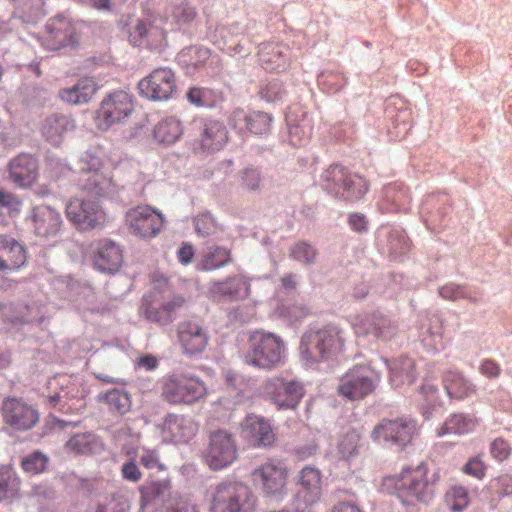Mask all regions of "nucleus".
<instances>
[{
	"label": "nucleus",
	"instance_id": "nucleus-1",
	"mask_svg": "<svg viewBox=\"0 0 512 512\" xmlns=\"http://www.w3.org/2000/svg\"><path fill=\"white\" fill-rule=\"evenodd\" d=\"M436 480L437 475L433 474L429 478L425 466L421 464L415 468L403 469L398 475L385 478L384 485L387 488H393L403 504H428L434 498Z\"/></svg>",
	"mask_w": 512,
	"mask_h": 512
},
{
	"label": "nucleus",
	"instance_id": "nucleus-2",
	"mask_svg": "<svg viewBox=\"0 0 512 512\" xmlns=\"http://www.w3.org/2000/svg\"><path fill=\"white\" fill-rule=\"evenodd\" d=\"M344 331L335 325L322 329H310L301 338L300 355L306 365L333 361L344 350Z\"/></svg>",
	"mask_w": 512,
	"mask_h": 512
},
{
	"label": "nucleus",
	"instance_id": "nucleus-3",
	"mask_svg": "<svg viewBox=\"0 0 512 512\" xmlns=\"http://www.w3.org/2000/svg\"><path fill=\"white\" fill-rule=\"evenodd\" d=\"M285 357L286 345L279 335L263 330L250 333L244 354L246 364L269 371L284 364Z\"/></svg>",
	"mask_w": 512,
	"mask_h": 512
},
{
	"label": "nucleus",
	"instance_id": "nucleus-4",
	"mask_svg": "<svg viewBox=\"0 0 512 512\" xmlns=\"http://www.w3.org/2000/svg\"><path fill=\"white\" fill-rule=\"evenodd\" d=\"M320 183L329 194L348 202L361 200L368 191L367 182L362 176L339 164L324 170Z\"/></svg>",
	"mask_w": 512,
	"mask_h": 512
},
{
	"label": "nucleus",
	"instance_id": "nucleus-5",
	"mask_svg": "<svg viewBox=\"0 0 512 512\" xmlns=\"http://www.w3.org/2000/svg\"><path fill=\"white\" fill-rule=\"evenodd\" d=\"M258 498L251 488L236 481L216 485L210 499V512H256Z\"/></svg>",
	"mask_w": 512,
	"mask_h": 512
},
{
	"label": "nucleus",
	"instance_id": "nucleus-6",
	"mask_svg": "<svg viewBox=\"0 0 512 512\" xmlns=\"http://www.w3.org/2000/svg\"><path fill=\"white\" fill-rule=\"evenodd\" d=\"M207 395V386L198 376L174 372L162 381L161 397L171 405H193Z\"/></svg>",
	"mask_w": 512,
	"mask_h": 512
},
{
	"label": "nucleus",
	"instance_id": "nucleus-7",
	"mask_svg": "<svg viewBox=\"0 0 512 512\" xmlns=\"http://www.w3.org/2000/svg\"><path fill=\"white\" fill-rule=\"evenodd\" d=\"M102 168L99 157L86 153L81 159L79 185L92 196L112 199L118 196L120 187Z\"/></svg>",
	"mask_w": 512,
	"mask_h": 512
},
{
	"label": "nucleus",
	"instance_id": "nucleus-8",
	"mask_svg": "<svg viewBox=\"0 0 512 512\" xmlns=\"http://www.w3.org/2000/svg\"><path fill=\"white\" fill-rule=\"evenodd\" d=\"M165 20L154 14L136 18L126 25L129 43L134 47L157 49L166 43Z\"/></svg>",
	"mask_w": 512,
	"mask_h": 512
},
{
	"label": "nucleus",
	"instance_id": "nucleus-9",
	"mask_svg": "<svg viewBox=\"0 0 512 512\" xmlns=\"http://www.w3.org/2000/svg\"><path fill=\"white\" fill-rule=\"evenodd\" d=\"M261 393L277 410H295L305 394V389L300 381L272 376L261 385Z\"/></svg>",
	"mask_w": 512,
	"mask_h": 512
},
{
	"label": "nucleus",
	"instance_id": "nucleus-10",
	"mask_svg": "<svg viewBox=\"0 0 512 512\" xmlns=\"http://www.w3.org/2000/svg\"><path fill=\"white\" fill-rule=\"evenodd\" d=\"M417 431V423L410 417L383 419L372 430L371 439L382 445L403 449L412 441Z\"/></svg>",
	"mask_w": 512,
	"mask_h": 512
},
{
	"label": "nucleus",
	"instance_id": "nucleus-11",
	"mask_svg": "<svg viewBox=\"0 0 512 512\" xmlns=\"http://www.w3.org/2000/svg\"><path fill=\"white\" fill-rule=\"evenodd\" d=\"M186 134L206 152L219 151L228 141L226 126L210 118H193L186 127Z\"/></svg>",
	"mask_w": 512,
	"mask_h": 512
},
{
	"label": "nucleus",
	"instance_id": "nucleus-12",
	"mask_svg": "<svg viewBox=\"0 0 512 512\" xmlns=\"http://www.w3.org/2000/svg\"><path fill=\"white\" fill-rule=\"evenodd\" d=\"M203 458L209 468L214 471L231 466L238 458V447L234 436L222 429L211 432Z\"/></svg>",
	"mask_w": 512,
	"mask_h": 512
},
{
	"label": "nucleus",
	"instance_id": "nucleus-13",
	"mask_svg": "<svg viewBox=\"0 0 512 512\" xmlns=\"http://www.w3.org/2000/svg\"><path fill=\"white\" fill-rule=\"evenodd\" d=\"M297 490L293 499L296 512H310L320 503L323 495L322 475L319 469L311 466L303 467L297 476Z\"/></svg>",
	"mask_w": 512,
	"mask_h": 512
},
{
	"label": "nucleus",
	"instance_id": "nucleus-14",
	"mask_svg": "<svg viewBox=\"0 0 512 512\" xmlns=\"http://www.w3.org/2000/svg\"><path fill=\"white\" fill-rule=\"evenodd\" d=\"M379 375L369 366L356 365L340 379L338 392L349 400L362 399L376 387Z\"/></svg>",
	"mask_w": 512,
	"mask_h": 512
},
{
	"label": "nucleus",
	"instance_id": "nucleus-15",
	"mask_svg": "<svg viewBox=\"0 0 512 512\" xmlns=\"http://www.w3.org/2000/svg\"><path fill=\"white\" fill-rule=\"evenodd\" d=\"M253 483L260 487L265 497L278 502L287 496V472L274 462H266L251 473Z\"/></svg>",
	"mask_w": 512,
	"mask_h": 512
},
{
	"label": "nucleus",
	"instance_id": "nucleus-16",
	"mask_svg": "<svg viewBox=\"0 0 512 512\" xmlns=\"http://www.w3.org/2000/svg\"><path fill=\"white\" fill-rule=\"evenodd\" d=\"M164 222L163 214L149 205L137 206L126 213V223L130 233L143 239L158 235Z\"/></svg>",
	"mask_w": 512,
	"mask_h": 512
},
{
	"label": "nucleus",
	"instance_id": "nucleus-17",
	"mask_svg": "<svg viewBox=\"0 0 512 512\" xmlns=\"http://www.w3.org/2000/svg\"><path fill=\"white\" fill-rule=\"evenodd\" d=\"M353 328L358 337L381 342L392 340L398 332L395 321L378 312L356 317Z\"/></svg>",
	"mask_w": 512,
	"mask_h": 512
},
{
	"label": "nucleus",
	"instance_id": "nucleus-18",
	"mask_svg": "<svg viewBox=\"0 0 512 512\" xmlns=\"http://www.w3.org/2000/svg\"><path fill=\"white\" fill-rule=\"evenodd\" d=\"M141 96L153 101H166L176 92L174 72L166 67L154 69L138 83Z\"/></svg>",
	"mask_w": 512,
	"mask_h": 512
},
{
	"label": "nucleus",
	"instance_id": "nucleus-19",
	"mask_svg": "<svg viewBox=\"0 0 512 512\" xmlns=\"http://www.w3.org/2000/svg\"><path fill=\"white\" fill-rule=\"evenodd\" d=\"M256 26V22H249L245 25L235 22L229 26H221L216 32L219 39L215 41L220 50L234 56L240 54H249L250 49L247 44L251 42L253 34L251 30Z\"/></svg>",
	"mask_w": 512,
	"mask_h": 512
},
{
	"label": "nucleus",
	"instance_id": "nucleus-20",
	"mask_svg": "<svg viewBox=\"0 0 512 512\" xmlns=\"http://www.w3.org/2000/svg\"><path fill=\"white\" fill-rule=\"evenodd\" d=\"M66 216L82 230L100 228L106 222L104 210L98 202L92 200H70L66 205Z\"/></svg>",
	"mask_w": 512,
	"mask_h": 512
},
{
	"label": "nucleus",
	"instance_id": "nucleus-21",
	"mask_svg": "<svg viewBox=\"0 0 512 512\" xmlns=\"http://www.w3.org/2000/svg\"><path fill=\"white\" fill-rule=\"evenodd\" d=\"M133 109L131 96L124 91H115L102 100L97 112L98 125L102 129H107L128 118Z\"/></svg>",
	"mask_w": 512,
	"mask_h": 512
},
{
	"label": "nucleus",
	"instance_id": "nucleus-22",
	"mask_svg": "<svg viewBox=\"0 0 512 512\" xmlns=\"http://www.w3.org/2000/svg\"><path fill=\"white\" fill-rule=\"evenodd\" d=\"M4 422L18 431L33 428L38 420V411L20 398L8 397L2 403Z\"/></svg>",
	"mask_w": 512,
	"mask_h": 512
},
{
	"label": "nucleus",
	"instance_id": "nucleus-23",
	"mask_svg": "<svg viewBox=\"0 0 512 512\" xmlns=\"http://www.w3.org/2000/svg\"><path fill=\"white\" fill-rule=\"evenodd\" d=\"M177 337L182 352L187 356L202 353L208 345L207 330L196 320L181 321L177 325Z\"/></svg>",
	"mask_w": 512,
	"mask_h": 512
},
{
	"label": "nucleus",
	"instance_id": "nucleus-24",
	"mask_svg": "<svg viewBox=\"0 0 512 512\" xmlns=\"http://www.w3.org/2000/svg\"><path fill=\"white\" fill-rule=\"evenodd\" d=\"M45 30L43 44L49 50H59L76 43L75 26L62 14L50 18L45 25Z\"/></svg>",
	"mask_w": 512,
	"mask_h": 512
},
{
	"label": "nucleus",
	"instance_id": "nucleus-25",
	"mask_svg": "<svg viewBox=\"0 0 512 512\" xmlns=\"http://www.w3.org/2000/svg\"><path fill=\"white\" fill-rule=\"evenodd\" d=\"M178 62L186 68L188 74H193L200 69H206L208 73L215 74L221 68V59L217 54H212L209 49L198 46L183 49L178 54Z\"/></svg>",
	"mask_w": 512,
	"mask_h": 512
},
{
	"label": "nucleus",
	"instance_id": "nucleus-26",
	"mask_svg": "<svg viewBox=\"0 0 512 512\" xmlns=\"http://www.w3.org/2000/svg\"><path fill=\"white\" fill-rule=\"evenodd\" d=\"M141 512L162 511L171 497V484L169 480H157L143 484L140 489Z\"/></svg>",
	"mask_w": 512,
	"mask_h": 512
},
{
	"label": "nucleus",
	"instance_id": "nucleus-27",
	"mask_svg": "<svg viewBox=\"0 0 512 512\" xmlns=\"http://www.w3.org/2000/svg\"><path fill=\"white\" fill-rule=\"evenodd\" d=\"M198 430L197 423L189 416L168 414L162 425L165 439L173 443H186L194 437Z\"/></svg>",
	"mask_w": 512,
	"mask_h": 512
},
{
	"label": "nucleus",
	"instance_id": "nucleus-28",
	"mask_svg": "<svg viewBox=\"0 0 512 512\" xmlns=\"http://www.w3.org/2000/svg\"><path fill=\"white\" fill-rule=\"evenodd\" d=\"M260 65L267 71L280 72L286 70L290 61L289 47L280 42L260 44L258 51Z\"/></svg>",
	"mask_w": 512,
	"mask_h": 512
},
{
	"label": "nucleus",
	"instance_id": "nucleus-29",
	"mask_svg": "<svg viewBox=\"0 0 512 512\" xmlns=\"http://www.w3.org/2000/svg\"><path fill=\"white\" fill-rule=\"evenodd\" d=\"M123 262V252L118 244L111 240H102L94 252L93 263L97 270L114 274Z\"/></svg>",
	"mask_w": 512,
	"mask_h": 512
},
{
	"label": "nucleus",
	"instance_id": "nucleus-30",
	"mask_svg": "<svg viewBox=\"0 0 512 512\" xmlns=\"http://www.w3.org/2000/svg\"><path fill=\"white\" fill-rule=\"evenodd\" d=\"M243 433L255 447H269L275 441L270 422L262 416L248 415L243 423Z\"/></svg>",
	"mask_w": 512,
	"mask_h": 512
},
{
	"label": "nucleus",
	"instance_id": "nucleus-31",
	"mask_svg": "<svg viewBox=\"0 0 512 512\" xmlns=\"http://www.w3.org/2000/svg\"><path fill=\"white\" fill-rule=\"evenodd\" d=\"M249 289V286H245V277L235 275L223 281L212 282L209 287V292L215 300L232 302L245 299V293Z\"/></svg>",
	"mask_w": 512,
	"mask_h": 512
},
{
	"label": "nucleus",
	"instance_id": "nucleus-32",
	"mask_svg": "<svg viewBox=\"0 0 512 512\" xmlns=\"http://www.w3.org/2000/svg\"><path fill=\"white\" fill-rule=\"evenodd\" d=\"M37 161L29 154H20L8 165L9 179L18 186L28 187L37 177Z\"/></svg>",
	"mask_w": 512,
	"mask_h": 512
},
{
	"label": "nucleus",
	"instance_id": "nucleus-33",
	"mask_svg": "<svg viewBox=\"0 0 512 512\" xmlns=\"http://www.w3.org/2000/svg\"><path fill=\"white\" fill-rule=\"evenodd\" d=\"M442 382L448 397L451 399L465 400L477 392L476 385L456 369L444 372Z\"/></svg>",
	"mask_w": 512,
	"mask_h": 512
},
{
	"label": "nucleus",
	"instance_id": "nucleus-34",
	"mask_svg": "<svg viewBox=\"0 0 512 512\" xmlns=\"http://www.w3.org/2000/svg\"><path fill=\"white\" fill-rule=\"evenodd\" d=\"M34 231L38 236H55L61 228L62 218L58 211L50 206L40 205L33 209Z\"/></svg>",
	"mask_w": 512,
	"mask_h": 512
},
{
	"label": "nucleus",
	"instance_id": "nucleus-35",
	"mask_svg": "<svg viewBox=\"0 0 512 512\" xmlns=\"http://www.w3.org/2000/svg\"><path fill=\"white\" fill-rule=\"evenodd\" d=\"M26 263V251L14 238L0 236V270L16 271Z\"/></svg>",
	"mask_w": 512,
	"mask_h": 512
},
{
	"label": "nucleus",
	"instance_id": "nucleus-36",
	"mask_svg": "<svg viewBox=\"0 0 512 512\" xmlns=\"http://www.w3.org/2000/svg\"><path fill=\"white\" fill-rule=\"evenodd\" d=\"M97 88L93 78L85 77L79 79L72 87L61 89L59 96L67 103L82 105L91 100Z\"/></svg>",
	"mask_w": 512,
	"mask_h": 512
},
{
	"label": "nucleus",
	"instance_id": "nucleus-37",
	"mask_svg": "<svg viewBox=\"0 0 512 512\" xmlns=\"http://www.w3.org/2000/svg\"><path fill=\"white\" fill-rule=\"evenodd\" d=\"M385 363L390 372V382L395 388L415 381V364L411 358L402 356L391 361L386 360Z\"/></svg>",
	"mask_w": 512,
	"mask_h": 512
},
{
	"label": "nucleus",
	"instance_id": "nucleus-38",
	"mask_svg": "<svg viewBox=\"0 0 512 512\" xmlns=\"http://www.w3.org/2000/svg\"><path fill=\"white\" fill-rule=\"evenodd\" d=\"M419 339L430 351H440L444 348L442 323L437 316L426 317L419 327Z\"/></svg>",
	"mask_w": 512,
	"mask_h": 512
},
{
	"label": "nucleus",
	"instance_id": "nucleus-39",
	"mask_svg": "<svg viewBox=\"0 0 512 512\" xmlns=\"http://www.w3.org/2000/svg\"><path fill=\"white\" fill-rule=\"evenodd\" d=\"M74 123L64 114H53L45 118L41 126L42 135L52 144H59L63 136L73 130Z\"/></svg>",
	"mask_w": 512,
	"mask_h": 512
},
{
	"label": "nucleus",
	"instance_id": "nucleus-40",
	"mask_svg": "<svg viewBox=\"0 0 512 512\" xmlns=\"http://www.w3.org/2000/svg\"><path fill=\"white\" fill-rule=\"evenodd\" d=\"M165 21L171 19L178 26L190 25L197 16V11L188 0H166Z\"/></svg>",
	"mask_w": 512,
	"mask_h": 512
},
{
	"label": "nucleus",
	"instance_id": "nucleus-41",
	"mask_svg": "<svg viewBox=\"0 0 512 512\" xmlns=\"http://www.w3.org/2000/svg\"><path fill=\"white\" fill-rule=\"evenodd\" d=\"M476 427V419L463 413L452 414L436 431L438 437L447 435H464Z\"/></svg>",
	"mask_w": 512,
	"mask_h": 512
},
{
	"label": "nucleus",
	"instance_id": "nucleus-42",
	"mask_svg": "<svg viewBox=\"0 0 512 512\" xmlns=\"http://www.w3.org/2000/svg\"><path fill=\"white\" fill-rule=\"evenodd\" d=\"M186 132V129H185ZM184 133L182 123L174 116L161 119L154 127L153 136L156 141L163 144H173Z\"/></svg>",
	"mask_w": 512,
	"mask_h": 512
},
{
	"label": "nucleus",
	"instance_id": "nucleus-43",
	"mask_svg": "<svg viewBox=\"0 0 512 512\" xmlns=\"http://www.w3.org/2000/svg\"><path fill=\"white\" fill-rule=\"evenodd\" d=\"M231 261L230 251L224 247H208L202 252L196 268L201 271H212L222 268Z\"/></svg>",
	"mask_w": 512,
	"mask_h": 512
},
{
	"label": "nucleus",
	"instance_id": "nucleus-44",
	"mask_svg": "<svg viewBox=\"0 0 512 512\" xmlns=\"http://www.w3.org/2000/svg\"><path fill=\"white\" fill-rule=\"evenodd\" d=\"M14 3L15 15L25 23H36L45 14L44 0H10Z\"/></svg>",
	"mask_w": 512,
	"mask_h": 512
},
{
	"label": "nucleus",
	"instance_id": "nucleus-45",
	"mask_svg": "<svg viewBox=\"0 0 512 512\" xmlns=\"http://www.w3.org/2000/svg\"><path fill=\"white\" fill-rule=\"evenodd\" d=\"M20 489V479L11 466H0V502L15 497Z\"/></svg>",
	"mask_w": 512,
	"mask_h": 512
},
{
	"label": "nucleus",
	"instance_id": "nucleus-46",
	"mask_svg": "<svg viewBox=\"0 0 512 512\" xmlns=\"http://www.w3.org/2000/svg\"><path fill=\"white\" fill-rule=\"evenodd\" d=\"M97 437L91 432L79 433L72 436L65 444V449L69 453L88 454L98 448Z\"/></svg>",
	"mask_w": 512,
	"mask_h": 512
},
{
	"label": "nucleus",
	"instance_id": "nucleus-47",
	"mask_svg": "<svg viewBox=\"0 0 512 512\" xmlns=\"http://www.w3.org/2000/svg\"><path fill=\"white\" fill-rule=\"evenodd\" d=\"M115 414L124 415L131 408L130 395L122 389H112L101 397Z\"/></svg>",
	"mask_w": 512,
	"mask_h": 512
},
{
	"label": "nucleus",
	"instance_id": "nucleus-48",
	"mask_svg": "<svg viewBox=\"0 0 512 512\" xmlns=\"http://www.w3.org/2000/svg\"><path fill=\"white\" fill-rule=\"evenodd\" d=\"M439 295L443 299L450 301L466 299L475 303L480 299L479 295L475 291H472L469 287L455 283H449L440 287Z\"/></svg>",
	"mask_w": 512,
	"mask_h": 512
},
{
	"label": "nucleus",
	"instance_id": "nucleus-49",
	"mask_svg": "<svg viewBox=\"0 0 512 512\" xmlns=\"http://www.w3.org/2000/svg\"><path fill=\"white\" fill-rule=\"evenodd\" d=\"M360 434L356 430L347 431L338 443V452L346 461H351L359 455Z\"/></svg>",
	"mask_w": 512,
	"mask_h": 512
},
{
	"label": "nucleus",
	"instance_id": "nucleus-50",
	"mask_svg": "<svg viewBox=\"0 0 512 512\" xmlns=\"http://www.w3.org/2000/svg\"><path fill=\"white\" fill-rule=\"evenodd\" d=\"M49 464V457L40 450L24 456L21 460V468L24 473L32 476L43 473Z\"/></svg>",
	"mask_w": 512,
	"mask_h": 512
},
{
	"label": "nucleus",
	"instance_id": "nucleus-51",
	"mask_svg": "<svg viewBox=\"0 0 512 512\" xmlns=\"http://www.w3.org/2000/svg\"><path fill=\"white\" fill-rule=\"evenodd\" d=\"M245 286L250 287V289L245 293V298L248 297L254 302L261 301V299L272 289V283L267 277L245 278Z\"/></svg>",
	"mask_w": 512,
	"mask_h": 512
},
{
	"label": "nucleus",
	"instance_id": "nucleus-52",
	"mask_svg": "<svg viewBox=\"0 0 512 512\" xmlns=\"http://www.w3.org/2000/svg\"><path fill=\"white\" fill-rule=\"evenodd\" d=\"M194 229L199 237H210L215 235L220 229L217 221L209 212L198 214L194 218Z\"/></svg>",
	"mask_w": 512,
	"mask_h": 512
},
{
	"label": "nucleus",
	"instance_id": "nucleus-53",
	"mask_svg": "<svg viewBox=\"0 0 512 512\" xmlns=\"http://www.w3.org/2000/svg\"><path fill=\"white\" fill-rule=\"evenodd\" d=\"M317 254L316 248L306 241H299L290 248V256L307 265L315 263Z\"/></svg>",
	"mask_w": 512,
	"mask_h": 512
},
{
	"label": "nucleus",
	"instance_id": "nucleus-54",
	"mask_svg": "<svg viewBox=\"0 0 512 512\" xmlns=\"http://www.w3.org/2000/svg\"><path fill=\"white\" fill-rule=\"evenodd\" d=\"M410 242L405 233L400 229H393L388 236V250L391 255L398 257L409 251Z\"/></svg>",
	"mask_w": 512,
	"mask_h": 512
},
{
	"label": "nucleus",
	"instance_id": "nucleus-55",
	"mask_svg": "<svg viewBox=\"0 0 512 512\" xmlns=\"http://www.w3.org/2000/svg\"><path fill=\"white\" fill-rule=\"evenodd\" d=\"M239 177L244 189L257 193L261 191L263 179L258 168L246 167L239 172Z\"/></svg>",
	"mask_w": 512,
	"mask_h": 512
},
{
	"label": "nucleus",
	"instance_id": "nucleus-56",
	"mask_svg": "<svg viewBox=\"0 0 512 512\" xmlns=\"http://www.w3.org/2000/svg\"><path fill=\"white\" fill-rule=\"evenodd\" d=\"M447 504L454 512L463 511L469 504V495L463 486H453L445 496Z\"/></svg>",
	"mask_w": 512,
	"mask_h": 512
},
{
	"label": "nucleus",
	"instance_id": "nucleus-57",
	"mask_svg": "<svg viewBox=\"0 0 512 512\" xmlns=\"http://www.w3.org/2000/svg\"><path fill=\"white\" fill-rule=\"evenodd\" d=\"M186 97L190 104L197 107H211L215 101L213 91L202 87H191Z\"/></svg>",
	"mask_w": 512,
	"mask_h": 512
},
{
	"label": "nucleus",
	"instance_id": "nucleus-58",
	"mask_svg": "<svg viewBox=\"0 0 512 512\" xmlns=\"http://www.w3.org/2000/svg\"><path fill=\"white\" fill-rule=\"evenodd\" d=\"M272 117L265 112H250L249 132L255 135H264L270 131Z\"/></svg>",
	"mask_w": 512,
	"mask_h": 512
},
{
	"label": "nucleus",
	"instance_id": "nucleus-59",
	"mask_svg": "<svg viewBox=\"0 0 512 512\" xmlns=\"http://www.w3.org/2000/svg\"><path fill=\"white\" fill-rule=\"evenodd\" d=\"M399 102H401V107L396 114L393 113L394 110H392L390 106L387 107V113L393 120L395 126L401 128L400 132L406 135L411 127V112L400 99Z\"/></svg>",
	"mask_w": 512,
	"mask_h": 512
},
{
	"label": "nucleus",
	"instance_id": "nucleus-60",
	"mask_svg": "<svg viewBox=\"0 0 512 512\" xmlns=\"http://www.w3.org/2000/svg\"><path fill=\"white\" fill-rule=\"evenodd\" d=\"M311 136V127L306 120L291 126L289 129L290 141L295 146H302L307 143Z\"/></svg>",
	"mask_w": 512,
	"mask_h": 512
},
{
	"label": "nucleus",
	"instance_id": "nucleus-61",
	"mask_svg": "<svg viewBox=\"0 0 512 512\" xmlns=\"http://www.w3.org/2000/svg\"><path fill=\"white\" fill-rule=\"evenodd\" d=\"M161 512H199L196 504L187 498L174 496Z\"/></svg>",
	"mask_w": 512,
	"mask_h": 512
},
{
	"label": "nucleus",
	"instance_id": "nucleus-62",
	"mask_svg": "<svg viewBox=\"0 0 512 512\" xmlns=\"http://www.w3.org/2000/svg\"><path fill=\"white\" fill-rule=\"evenodd\" d=\"M249 121L250 113L244 111L243 109H235L229 117L230 126H232L240 134L249 132Z\"/></svg>",
	"mask_w": 512,
	"mask_h": 512
},
{
	"label": "nucleus",
	"instance_id": "nucleus-63",
	"mask_svg": "<svg viewBox=\"0 0 512 512\" xmlns=\"http://www.w3.org/2000/svg\"><path fill=\"white\" fill-rule=\"evenodd\" d=\"M0 207L6 208L11 215L20 212L22 201L15 194L0 188Z\"/></svg>",
	"mask_w": 512,
	"mask_h": 512
},
{
	"label": "nucleus",
	"instance_id": "nucleus-64",
	"mask_svg": "<svg viewBox=\"0 0 512 512\" xmlns=\"http://www.w3.org/2000/svg\"><path fill=\"white\" fill-rule=\"evenodd\" d=\"M261 96L268 102L281 100L285 95V89L280 81L274 79L261 90Z\"/></svg>",
	"mask_w": 512,
	"mask_h": 512
}]
</instances>
